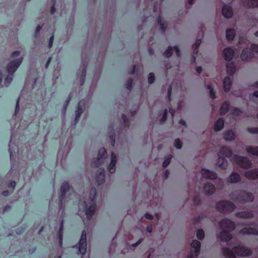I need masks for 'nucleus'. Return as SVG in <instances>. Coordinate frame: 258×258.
Masks as SVG:
<instances>
[{
  "mask_svg": "<svg viewBox=\"0 0 258 258\" xmlns=\"http://www.w3.org/2000/svg\"><path fill=\"white\" fill-rule=\"evenodd\" d=\"M241 180L240 175L235 172H232L231 174L227 178V181L231 183H236Z\"/></svg>",
  "mask_w": 258,
  "mask_h": 258,
  "instance_id": "nucleus-18",
  "label": "nucleus"
},
{
  "mask_svg": "<svg viewBox=\"0 0 258 258\" xmlns=\"http://www.w3.org/2000/svg\"><path fill=\"white\" fill-rule=\"evenodd\" d=\"M80 241L87 242V233L85 230H83L81 234V237L80 239Z\"/></svg>",
  "mask_w": 258,
  "mask_h": 258,
  "instance_id": "nucleus-51",
  "label": "nucleus"
},
{
  "mask_svg": "<svg viewBox=\"0 0 258 258\" xmlns=\"http://www.w3.org/2000/svg\"><path fill=\"white\" fill-rule=\"evenodd\" d=\"M11 137L10 141L9 143V153H10V157L11 160H13L14 158V156H16V154H18L19 149H18V143L19 141V139L17 140L16 143H13V134L14 132H11Z\"/></svg>",
  "mask_w": 258,
  "mask_h": 258,
  "instance_id": "nucleus-7",
  "label": "nucleus"
},
{
  "mask_svg": "<svg viewBox=\"0 0 258 258\" xmlns=\"http://www.w3.org/2000/svg\"><path fill=\"white\" fill-rule=\"evenodd\" d=\"M172 158V156L171 154H169L165 157L164 161L162 164V166L164 168H166L168 166V165L171 162Z\"/></svg>",
  "mask_w": 258,
  "mask_h": 258,
  "instance_id": "nucleus-38",
  "label": "nucleus"
},
{
  "mask_svg": "<svg viewBox=\"0 0 258 258\" xmlns=\"http://www.w3.org/2000/svg\"><path fill=\"white\" fill-rule=\"evenodd\" d=\"M79 251L82 254H84L86 252L87 249V242L79 241Z\"/></svg>",
  "mask_w": 258,
  "mask_h": 258,
  "instance_id": "nucleus-36",
  "label": "nucleus"
},
{
  "mask_svg": "<svg viewBox=\"0 0 258 258\" xmlns=\"http://www.w3.org/2000/svg\"><path fill=\"white\" fill-rule=\"evenodd\" d=\"M230 103L228 101H226L222 104L220 108V113L221 115L226 114L229 111Z\"/></svg>",
  "mask_w": 258,
  "mask_h": 258,
  "instance_id": "nucleus-30",
  "label": "nucleus"
},
{
  "mask_svg": "<svg viewBox=\"0 0 258 258\" xmlns=\"http://www.w3.org/2000/svg\"><path fill=\"white\" fill-rule=\"evenodd\" d=\"M52 5L50 8V13H51V14H53L55 12V3H56L55 0H52Z\"/></svg>",
  "mask_w": 258,
  "mask_h": 258,
  "instance_id": "nucleus-53",
  "label": "nucleus"
},
{
  "mask_svg": "<svg viewBox=\"0 0 258 258\" xmlns=\"http://www.w3.org/2000/svg\"><path fill=\"white\" fill-rule=\"evenodd\" d=\"M85 105V103L84 100H81L79 102L75 112V118L74 121L76 123L78 122L79 118L84 111Z\"/></svg>",
  "mask_w": 258,
  "mask_h": 258,
  "instance_id": "nucleus-12",
  "label": "nucleus"
},
{
  "mask_svg": "<svg viewBox=\"0 0 258 258\" xmlns=\"http://www.w3.org/2000/svg\"><path fill=\"white\" fill-rule=\"evenodd\" d=\"M107 156V151L104 148L99 149L98 153V157L93 159L91 162V166L93 168H97L101 165L104 162Z\"/></svg>",
  "mask_w": 258,
  "mask_h": 258,
  "instance_id": "nucleus-3",
  "label": "nucleus"
},
{
  "mask_svg": "<svg viewBox=\"0 0 258 258\" xmlns=\"http://www.w3.org/2000/svg\"><path fill=\"white\" fill-rule=\"evenodd\" d=\"M174 146L176 148L180 149L182 146V143L179 139H176L174 141Z\"/></svg>",
  "mask_w": 258,
  "mask_h": 258,
  "instance_id": "nucleus-45",
  "label": "nucleus"
},
{
  "mask_svg": "<svg viewBox=\"0 0 258 258\" xmlns=\"http://www.w3.org/2000/svg\"><path fill=\"white\" fill-rule=\"evenodd\" d=\"M244 6L247 8H258V0H242Z\"/></svg>",
  "mask_w": 258,
  "mask_h": 258,
  "instance_id": "nucleus-25",
  "label": "nucleus"
},
{
  "mask_svg": "<svg viewBox=\"0 0 258 258\" xmlns=\"http://www.w3.org/2000/svg\"><path fill=\"white\" fill-rule=\"evenodd\" d=\"M218 226L221 231L218 234L217 238L223 242L230 241L232 238L231 232L236 227L235 222L228 218H224L219 222Z\"/></svg>",
  "mask_w": 258,
  "mask_h": 258,
  "instance_id": "nucleus-1",
  "label": "nucleus"
},
{
  "mask_svg": "<svg viewBox=\"0 0 258 258\" xmlns=\"http://www.w3.org/2000/svg\"><path fill=\"white\" fill-rule=\"evenodd\" d=\"M13 81V75H9L6 77V78L5 79V85L6 86H8L10 84L12 83Z\"/></svg>",
  "mask_w": 258,
  "mask_h": 258,
  "instance_id": "nucleus-44",
  "label": "nucleus"
},
{
  "mask_svg": "<svg viewBox=\"0 0 258 258\" xmlns=\"http://www.w3.org/2000/svg\"><path fill=\"white\" fill-rule=\"evenodd\" d=\"M233 250L238 256H249L252 254V251L250 248L241 245L234 246Z\"/></svg>",
  "mask_w": 258,
  "mask_h": 258,
  "instance_id": "nucleus-6",
  "label": "nucleus"
},
{
  "mask_svg": "<svg viewBox=\"0 0 258 258\" xmlns=\"http://www.w3.org/2000/svg\"><path fill=\"white\" fill-rule=\"evenodd\" d=\"M244 176L248 179H256L258 178V168L246 171L244 173Z\"/></svg>",
  "mask_w": 258,
  "mask_h": 258,
  "instance_id": "nucleus-17",
  "label": "nucleus"
},
{
  "mask_svg": "<svg viewBox=\"0 0 258 258\" xmlns=\"http://www.w3.org/2000/svg\"><path fill=\"white\" fill-rule=\"evenodd\" d=\"M205 234L204 230L202 229H198L196 233V236L199 240H203L205 237Z\"/></svg>",
  "mask_w": 258,
  "mask_h": 258,
  "instance_id": "nucleus-40",
  "label": "nucleus"
},
{
  "mask_svg": "<svg viewBox=\"0 0 258 258\" xmlns=\"http://www.w3.org/2000/svg\"><path fill=\"white\" fill-rule=\"evenodd\" d=\"M251 48L243 49L240 54V58L243 61L247 62L253 57V54Z\"/></svg>",
  "mask_w": 258,
  "mask_h": 258,
  "instance_id": "nucleus-11",
  "label": "nucleus"
},
{
  "mask_svg": "<svg viewBox=\"0 0 258 258\" xmlns=\"http://www.w3.org/2000/svg\"><path fill=\"white\" fill-rule=\"evenodd\" d=\"M232 155L231 150L226 146L221 147L219 151V155H223L226 157H230Z\"/></svg>",
  "mask_w": 258,
  "mask_h": 258,
  "instance_id": "nucleus-23",
  "label": "nucleus"
},
{
  "mask_svg": "<svg viewBox=\"0 0 258 258\" xmlns=\"http://www.w3.org/2000/svg\"><path fill=\"white\" fill-rule=\"evenodd\" d=\"M192 202L194 205L198 206L200 205L201 203V200L199 196H196L194 197L192 199Z\"/></svg>",
  "mask_w": 258,
  "mask_h": 258,
  "instance_id": "nucleus-47",
  "label": "nucleus"
},
{
  "mask_svg": "<svg viewBox=\"0 0 258 258\" xmlns=\"http://www.w3.org/2000/svg\"><path fill=\"white\" fill-rule=\"evenodd\" d=\"M235 216L240 218L250 219L253 217V213L251 211L238 212L235 213Z\"/></svg>",
  "mask_w": 258,
  "mask_h": 258,
  "instance_id": "nucleus-21",
  "label": "nucleus"
},
{
  "mask_svg": "<svg viewBox=\"0 0 258 258\" xmlns=\"http://www.w3.org/2000/svg\"><path fill=\"white\" fill-rule=\"evenodd\" d=\"M169 113L170 114L171 119V120H173L174 115V113H175V110L171 108H169Z\"/></svg>",
  "mask_w": 258,
  "mask_h": 258,
  "instance_id": "nucleus-60",
  "label": "nucleus"
},
{
  "mask_svg": "<svg viewBox=\"0 0 258 258\" xmlns=\"http://www.w3.org/2000/svg\"><path fill=\"white\" fill-rule=\"evenodd\" d=\"M167 114H168V110H167V109H165L164 110V113H163V114L162 115V117L160 119V123L162 124V123H163L165 121V120L167 119Z\"/></svg>",
  "mask_w": 258,
  "mask_h": 258,
  "instance_id": "nucleus-48",
  "label": "nucleus"
},
{
  "mask_svg": "<svg viewBox=\"0 0 258 258\" xmlns=\"http://www.w3.org/2000/svg\"><path fill=\"white\" fill-rule=\"evenodd\" d=\"M204 192L206 195H211L214 193L215 187L210 182H207L203 187Z\"/></svg>",
  "mask_w": 258,
  "mask_h": 258,
  "instance_id": "nucleus-20",
  "label": "nucleus"
},
{
  "mask_svg": "<svg viewBox=\"0 0 258 258\" xmlns=\"http://www.w3.org/2000/svg\"><path fill=\"white\" fill-rule=\"evenodd\" d=\"M202 175L206 179L214 180L217 178V174L216 172L206 168L202 169Z\"/></svg>",
  "mask_w": 258,
  "mask_h": 258,
  "instance_id": "nucleus-14",
  "label": "nucleus"
},
{
  "mask_svg": "<svg viewBox=\"0 0 258 258\" xmlns=\"http://www.w3.org/2000/svg\"><path fill=\"white\" fill-rule=\"evenodd\" d=\"M173 53V48L169 46L167 49L164 52V55L167 58L170 57Z\"/></svg>",
  "mask_w": 258,
  "mask_h": 258,
  "instance_id": "nucleus-42",
  "label": "nucleus"
},
{
  "mask_svg": "<svg viewBox=\"0 0 258 258\" xmlns=\"http://www.w3.org/2000/svg\"><path fill=\"white\" fill-rule=\"evenodd\" d=\"M70 186L67 182L62 183L60 187V195L59 197V209L60 210L63 207L64 200L66 197V193L70 190Z\"/></svg>",
  "mask_w": 258,
  "mask_h": 258,
  "instance_id": "nucleus-8",
  "label": "nucleus"
},
{
  "mask_svg": "<svg viewBox=\"0 0 258 258\" xmlns=\"http://www.w3.org/2000/svg\"><path fill=\"white\" fill-rule=\"evenodd\" d=\"M171 93H172V87L169 86V88H168V90H167V97H168L169 101H171Z\"/></svg>",
  "mask_w": 258,
  "mask_h": 258,
  "instance_id": "nucleus-56",
  "label": "nucleus"
},
{
  "mask_svg": "<svg viewBox=\"0 0 258 258\" xmlns=\"http://www.w3.org/2000/svg\"><path fill=\"white\" fill-rule=\"evenodd\" d=\"M155 80V77L153 73H149V77L148 78V81L149 84H152Z\"/></svg>",
  "mask_w": 258,
  "mask_h": 258,
  "instance_id": "nucleus-49",
  "label": "nucleus"
},
{
  "mask_svg": "<svg viewBox=\"0 0 258 258\" xmlns=\"http://www.w3.org/2000/svg\"><path fill=\"white\" fill-rule=\"evenodd\" d=\"M251 49L252 51L258 54V44H252L251 45Z\"/></svg>",
  "mask_w": 258,
  "mask_h": 258,
  "instance_id": "nucleus-54",
  "label": "nucleus"
},
{
  "mask_svg": "<svg viewBox=\"0 0 258 258\" xmlns=\"http://www.w3.org/2000/svg\"><path fill=\"white\" fill-rule=\"evenodd\" d=\"M159 26H160V29L161 30V31L163 33H164L166 29V27H167L166 25L163 22V23L160 24L159 25Z\"/></svg>",
  "mask_w": 258,
  "mask_h": 258,
  "instance_id": "nucleus-58",
  "label": "nucleus"
},
{
  "mask_svg": "<svg viewBox=\"0 0 258 258\" xmlns=\"http://www.w3.org/2000/svg\"><path fill=\"white\" fill-rule=\"evenodd\" d=\"M235 205L231 202L227 200H221L216 204V209L223 214H228L234 211Z\"/></svg>",
  "mask_w": 258,
  "mask_h": 258,
  "instance_id": "nucleus-2",
  "label": "nucleus"
},
{
  "mask_svg": "<svg viewBox=\"0 0 258 258\" xmlns=\"http://www.w3.org/2000/svg\"><path fill=\"white\" fill-rule=\"evenodd\" d=\"M235 52L234 49L231 47L225 48L223 51V55L225 60L231 61L234 56Z\"/></svg>",
  "mask_w": 258,
  "mask_h": 258,
  "instance_id": "nucleus-15",
  "label": "nucleus"
},
{
  "mask_svg": "<svg viewBox=\"0 0 258 258\" xmlns=\"http://www.w3.org/2000/svg\"><path fill=\"white\" fill-rule=\"evenodd\" d=\"M110 163L108 166V170L110 173H113V151H111L110 155Z\"/></svg>",
  "mask_w": 258,
  "mask_h": 258,
  "instance_id": "nucleus-43",
  "label": "nucleus"
},
{
  "mask_svg": "<svg viewBox=\"0 0 258 258\" xmlns=\"http://www.w3.org/2000/svg\"><path fill=\"white\" fill-rule=\"evenodd\" d=\"M232 85V82L229 76H226L223 80V87L224 91L228 92L230 91Z\"/></svg>",
  "mask_w": 258,
  "mask_h": 258,
  "instance_id": "nucleus-27",
  "label": "nucleus"
},
{
  "mask_svg": "<svg viewBox=\"0 0 258 258\" xmlns=\"http://www.w3.org/2000/svg\"><path fill=\"white\" fill-rule=\"evenodd\" d=\"M201 246V242L197 240H193L191 242V246L195 248L194 252L196 257L199 254Z\"/></svg>",
  "mask_w": 258,
  "mask_h": 258,
  "instance_id": "nucleus-26",
  "label": "nucleus"
},
{
  "mask_svg": "<svg viewBox=\"0 0 258 258\" xmlns=\"http://www.w3.org/2000/svg\"><path fill=\"white\" fill-rule=\"evenodd\" d=\"M201 43V39H197L195 43L193 44L192 47L199 49V47Z\"/></svg>",
  "mask_w": 258,
  "mask_h": 258,
  "instance_id": "nucleus-52",
  "label": "nucleus"
},
{
  "mask_svg": "<svg viewBox=\"0 0 258 258\" xmlns=\"http://www.w3.org/2000/svg\"><path fill=\"white\" fill-rule=\"evenodd\" d=\"M210 97L212 99H215V98H216L215 92V91H214L213 89L212 90H210Z\"/></svg>",
  "mask_w": 258,
  "mask_h": 258,
  "instance_id": "nucleus-62",
  "label": "nucleus"
},
{
  "mask_svg": "<svg viewBox=\"0 0 258 258\" xmlns=\"http://www.w3.org/2000/svg\"><path fill=\"white\" fill-rule=\"evenodd\" d=\"M237 199L240 203L252 202L254 200V196L251 192L242 190L238 193Z\"/></svg>",
  "mask_w": 258,
  "mask_h": 258,
  "instance_id": "nucleus-4",
  "label": "nucleus"
},
{
  "mask_svg": "<svg viewBox=\"0 0 258 258\" xmlns=\"http://www.w3.org/2000/svg\"><path fill=\"white\" fill-rule=\"evenodd\" d=\"M22 60L23 58L21 57L11 61L7 64V70L10 75H13L22 63Z\"/></svg>",
  "mask_w": 258,
  "mask_h": 258,
  "instance_id": "nucleus-9",
  "label": "nucleus"
},
{
  "mask_svg": "<svg viewBox=\"0 0 258 258\" xmlns=\"http://www.w3.org/2000/svg\"><path fill=\"white\" fill-rule=\"evenodd\" d=\"M235 135L233 130H227L224 134V139L226 141H233L235 139Z\"/></svg>",
  "mask_w": 258,
  "mask_h": 258,
  "instance_id": "nucleus-33",
  "label": "nucleus"
},
{
  "mask_svg": "<svg viewBox=\"0 0 258 258\" xmlns=\"http://www.w3.org/2000/svg\"><path fill=\"white\" fill-rule=\"evenodd\" d=\"M231 114L237 116H240L242 114V111L237 107H234L232 110Z\"/></svg>",
  "mask_w": 258,
  "mask_h": 258,
  "instance_id": "nucleus-46",
  "label": "nucleus"
},
{
  "mask_svg": "<svg viewBox=\"0 0 258 258\" xmlns=\"http://www.w3.org/2000/svg\"><path fill=\"white\" fill-rule=\"evenodd\" d=\"M236 35L235 30L233 29H228L226 31V37L228 40H232Z\"/></svg>",
  "mask_w": 258,
  "mask_h": 258,
  "instance_id": "nucleus-34",
  "label": "nucleus"
},
{
  "mask_svg": "<svg viewBox=\"0 0 258 258\" xmlns=\"http://www.w3.org/2000/svg\"><path fill=\"white\" fill-rule=\"evenodd\" d=\"M239 233L243 235H258V229L256 228L245 227L239 231Z\"/></svg>",
  "mask_w": 258,
  "mask_h": 258,
  "instance_id": "nucleus-16",
  "label": "nucleus"
},
{
  "mask_svg": "<svg viewBox=\"0 0 258 258\" xmlns=\"http://www.w3.org/2000/svg\"><path fill=\"white\" fill-rule=\"evenodd\" d=\"M136 71V66H133L132 69L128 71V74L130 75H133L135 74Z\"/></svg>",
  "mask_w": 258,
  "mask_h": 258,
  "instance_id": "nucleus-63",
  "label": "nucleus"
},
{
  "mask_svg": "<svg viewBox=\"0 0 258 258\" xmlns=\"http://www.w3.org/2000/svg\"><path fill=\"white\" fill-rule=\"evenodd\" d=\"M223 16L226 18H230L233 16V13L232 8L227 5H224L222 9Z\"/></svg>",
  "mask_w": 258,
  "mask_h": 258,
  "instance_id": "nucleus-19",
  "label": "nucleus"
},
{
  "mask_svg": "<svg viewBox=\"0 0 258 258\" xmlns=\"http://www.w3.org/2000/svg\"><path fill=\"white\" fill-rule=\"evenodd\" d=\"M83 207L85 211V214L88 220H91L93 215H95L96 209V205L93 203L89 207L87 203L84 201L83 203Z\"/></svg>",
  "mask_w": 258,
  "mask_h": 258,
  "instance_id": "nucleus-10",
  "label": "nucleus"
},
{
  "mask_svg": "<svg viewBox=\"0 0 258 258\" xmlns=\"http://www.w3.org/2000/svg\"><path fill=\"white\" fill-rule=\"evenodd\" d=\"M97 194L96 189L94 187H92L89 192V198L91 200V202H93L96 198Z\"/></svg>",
  "mask_w": 258,
  "mask_h": 258,
  "instance_id": "nucleus-37",
  "label": "nucleus"
},
{
  "mask_svg": "<svg viewBox=\"0 0 258 258\" xmlns=\"http://www.w3.org/2000/svg\"><path fill=\"white\" fill-rule=\"evenodd\" d=\"M121 118L123 121V123L125 126H128L130 125V120L124 114L121 115Z\"/></svg>",
  "mask_w": 258,
  "mask_h": 258,
  "instance_id": "nucleus-50",
  "label": "nucleus"
},
{
  "mask_svg": "<svg viewBox=\"0 0 258 258\" xmlns=\"http://www.w3.org/2000/svg\"><path fill=\"white\" fill-rule=\"evenodd\" d=\"M105 181V170L103 168H100L96 172V182L98 185L104 183Z\"/></svg>",
  "mask_w": 258,
  "mask_h": 258,
  "instance_id": "nucleus-13",
  "label": "nucleus"
},
{
  "mask_svg": "<svg viewBox=\"0 0 258 258\" xmlns=\"http://www.w3.org/2000/svg\"><path fill=\"white\" fill-rule=\"evenodd\" d=\"M224 125V120L222 118H219L216 120L213 129H223Z\"/></svg>",
  "mask_w": 258,
  "mask_h": 258,
  "instance_id": "nucleus-35",
  "label": "nucleus"
},
{
  "mask_svg": "<svg viewBox=\"0 0 258 258\" xmlns=\"http://www.w3.org/2000/svg\"><path fill=\"white\" fill-rule=\"evenodd\" d=\"M226 67L227 73L229 76H233L235 73L236 68L233 62H227Z\"/></svg>",
  "mask_w": 258,
  "mask_h": 258,
  "instance_id": "nucleus-24",
  "label": "nucleus"
},
{
  "mask_svg": "<svg viewBox=\"0 0 258 258\" xmlns=\"http://www.w3.org/2000/svg\"><path fill=\"white\" fill-rule=\"evenodd\" d=\"M63 223V220H62L58 231V238L60 247L62 246Z\"/></svg>",
  "mask_w": 258,
  "mask_h": 258,
  "instance_id": "nucleus-29",
  "label": "nucleus"
},
{
  "mask_svg": "<svg viewBox=\"0 0 258 258\" xmlns=\"http://www.w3.org/2000/svg\"><path fill=\"white\" fill-rule=\"evenodd\" d=\"M234 158L235 163L241 168L247 169L251 167V161L247 157L235 155Z\"/></svg>",
  "mask_w": 258,
  "mask_h": 258,
  "instance_id": "nucleus-5",
  "label": "nucleus"
},
{
  "mask_svg": "<svg viewBox=\"0 0 258 258\" xmlns=\"http://www.w3.org/2000/svg\"><path fill=\"white\" fill-rule=\"evenodd\" d=\"M216 165L221 169H226L228 166V162L225 158L219 157L217 160Z\"/></svg>",
  "mask_w": 258,
  "mask_h": 258,
  "instance_id": "nucleus-28",
  "label": "nucleus"
},
{
  "mask_svg": "<svg viewBox=\"0 0 258 258\" xmlns=\"http://www.w3.org/2000/svg\"><path fill=\"white\" fill-rule=\"evenodd\" d=\"M54 40V35H52L49 39L48 48H50L52 47Z\"/></svg>",
  "mask_w": 258,
  "mask_h": 258,
  "instance_id": "nucleus-55",
  "label": "nucleus"
},
{
  "mask_svg": "<svg viewBox=\"0 0 258 258\" xmlns=\"http://www.w3.org/2000/svg\"><path fill=\"white\" fill-rule=\"evenodd\" d=\"M145 217L147 219H148V220H151L153 219V216L150 214V213H146L145 215Z\"/></svg>",
  "mask_w": 258,
  "mask_h": 258,
  "instance_id": "nucleus-61",
  "label": "nucleus"
},
{
  "mask_svg": "<svg viewBox=\"0 0 258 258\" xmlns=\"http://www.w3.org/2000/svg\"><path fill=\"white\" fill-rule=\"evenodd\" d=\"M173 49H174V50L175 51L176 55L178 57H180L181 55V52H180V50L179 48H178V47L177 46H174Z\"/></svg>",
  "mask_w": 258,
  "mask_h": 258,
  "instance_id": "nucleus-57",
  "label": "nucleus"
},
{
  "mask_svg": "<svg viewBox=\"0 0 258 258\" xmlns=\"http://www.w3.org/2000/svg\"><path fill=\"white\" fill-rule=\"evenodd\" d=\"M222 251L223 255L226 258H236V254L235 253L233 248L232 249H229L228 247H223Z\"/></svg>",
  "mask_w": 258,
  "mask_h": 258,
  "instance_id": "nucleus-22",
  "label": "nucleus"
},
{
  "mask_svg": "<svg viewBox=\"0 0 258 258\" xmlns=\"http://www.w3.org/2000/svg\"><path fill=\"white\" fill-rule=\"evenodd\" d=\"M87 63L85 62L83 64V67L81 71V75L80 77V85L81 86L83 85V84L85 83V80H86V73H87Z\"/></svg>",
  "mask_w": 258,
  "mask_h": 258,
  "instance_id": "nucleus-31",
  "label": "nucleus"
},
{
  "mask_svg": "<svg viewBox=\"0 0 258 258\" xmlns=\"http://www.w3.org/2000/svg\"><path fill=\"white\" fill-rule=\"evenodd\" d=\"M19 111V98H18L17 101V103L16 105L15 110V114H17Z\"/></svg>",
  "mask_w": 258,
  "mask_h": 258,
  "instance_id": "nucleus-59",
  "label": "nucleus"
},
{
  "mask_svg": "<svg viewBox=\"0 0 258 258\" xmlns=\"http://www.w3.org/2000/svg\"><path fill=\"white\" fill-rule=\"evenodd\" d=\"M133 80L132 78H128L125 83V88L128 90H131L133 88Z\"/></svg>",
  "mask_w": 258,
  "mask_h": 258,
  "instance_id": "nucleus-41",
  "label": "nucleus"
},
{
  "mask_svg": "<svg viewBox=\"0 0 258 258\" xmlns=\"http://www.w3.org/2000/svg\"><path fill=\"white\" fill-rule=\"evenodd\" d=\"M206 216L205 214L202 213L199 216L195 217L193 219V223L194 224H197L200 223L202 220L205 219Z\"/></svg>",
  "mask_w": 258,
  "mask_h": 258,
  "instance_id": "nucleus-39",
  "label": "nucleus"
},
{
  "mask_svg": "<svg viewBox=\"0 0 258 258\" xmlns=\"http://www.w3.org/2000/svg\"><path fill=\"white\" fill-rule=\"evenodd\" d=\"M15 186H16V182L13 180L11 181L8 185V186L9 187H11L13 189H14L15 188Z\"/></svg>",
  "mask_w": 258,
  "mask_h": 258,
  "instance_id": "nucleus-64",
  "label": "nucleus"
},
{
  "mask_svg": "<svg viewBox=\"0 0 258 258\" xmlns=\"http://www.w3.org/2000/svg\"><path fill=\"white\" fill-rule=\"evenodd\" d=\"M246 150L249 155H252L258 157V147L247 146Z\"/></svg>",
  "mask_w": 258,
  "mask_h": 258,
  "instance_id": "nucleus-32",
  "label": "nucleus"
}]
</instances>
